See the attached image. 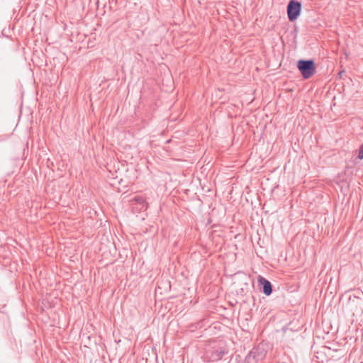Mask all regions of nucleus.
Wrapping results in <instances>:
<instances>
[{
    "instance_id": "obj_2",
    "label": "nucleus",
    "mask_w": 363,
    "mask_h": 363,
    "mask_svg": "<svg viewBox=\"0 0 363 363\" xmlns=\"http://www.w3.org/2000/svg\"><path fill=\"white\" fill-rule=\"evenodd\" d=\"M301 9V3L295 1H290L287 6V14L290 21H295L300 15Z\"/></svg>"
},
{
    "instance_id": "obj_3",
    "label": "nucleus",
    "mask_w": 363,
    "mask_h": 363,
    "mask_svg": "<svg viewBox=\"0 0 363 363\" xmlns=\"http://www.w3.org/2000/svg\"><path fill=\"white\" fill-rule=\"evenodd\" d=\"M258 282L263 286V293L267 296H269L272 292L271 283L261 276L258 277Z\"/></svg>"
},
{
    "instance_id": "obj_1",
    "label": "nucleus",
    "mask_w": 363,
    "mask_h": 363,
    "mask_svg": "<svg viewBox=\"0 0 363 363\" xmlns=\"http://www.w3.org/2000/svg\"><path fill=\"white\" fill-rule=\"evenodd\" d=\"M297 67L305 79H308L315 74V67L313 60H301L298 61Z\"/></svg>"
},
{
    "instance_id": "obj_4",
    "label": "nucleus",
    "mask_w": 363,
    "mask_h": 363,
    "mask_svg": "<svg viewBox=\"0 0 363 363\" xmlns=\"http://www.w3.org/2000/svg\"><path fill=\"white\" fill-rule=\"evenodd\" d=\"M133 200L142 206L141 209L147 208V204L143 197L137 196L133 199Z\"/></svg>"
},
{
    "instance_id": "obj_6",
    "label": "nucleus",
    "mask_w": 363,
    "mask_h": 363,
    "mask_svg": "<svg viewBox=\"0 0 363 363\" xmlns=\"http://www.w3.org/2000/svg\"><path fill=\"white\" fill-rule=\"evenodd\" d=\"M258 350H259V349H256V350H252V352H250V355H249V359H250L252 357L254 359H255V357H256V354H257V352Z\"/></svg>"
},
{
    "instance_id": "obj_5",
    "label": "nucleus",
    "mask_w": 363,
    "mask_h": 363,
    "mask_svg": "<svg viewBox=\"0 0 363 363\" xmlns=\"http://www.w3.org/2000/svg\"><path fill=\"white\" fill-rule=\"evenodd\" d=\"M358 158L363 159V144L360 146L358 152Z\"/></svg>"
}]
</instances>
